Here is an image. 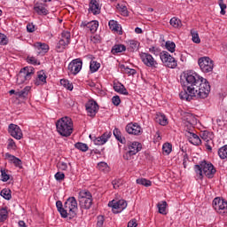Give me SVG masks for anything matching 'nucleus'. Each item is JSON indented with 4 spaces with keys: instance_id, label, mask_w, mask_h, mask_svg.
Here are the masks:
<instances>
[{
    "instance_id": "1",
    "label": "nucleus",
    "mask_w": 227,
    "mask_h": 227,
    "mask_svg": "<svg viewBox=\"0 0 227 227\" xmlns=\"http://www.w3.org/2000/svg\"><path fill=\"white\" fill-rule=\"evenodd\" d=\"M184 80L182 82L184 91H181L179 97L181 100L191 102L192 98H207L210 93V83L207 79L200 77L198 74L192 72L184 73Z\"/></svg>"
},
{
    "instance_id": "2",
    "label": "nucleus",
    "mask_w": 227,
    "mask_h": 227,
    "mask_svg": "<svg viewBox=\"0 0 227 227\" xmlns=\"http://www.w3.org/2000/svg\"><path fill=\"white\" fill-rule=\"evenodd\" d=\"M56 207L63 219H67V217H68V219H74V217L77 215L78 206L75 197H69L64 205L61 200H58Z\"/></svg>"
},
{
    "instance_id": "3",
    "label": "nucleus",
    "mask_w": 227,
    "mask_h": 227,
    "mask_svg": "<svg viewBox=\"0 0 227 227\" xmlns=\"http://www.w3.org/2000/svg\"><path fill=\"white\" fill-rule=\"evenodd\" d=\"M56 127L57 131L60 136H63V137H68L72 136L74 132V121L72 118L68 116L62 117L57 121Z\"/></svg>"
},
{
    "instance_id": "4",
    "label": "nucleus",
    "mask_w": 227,
    "mask_h": 227,
    "mask_svg": "<svg viewBox=\"0 0 227 227\" xmlns=\"http://www.w3.org/2000/svg\"><path fill=\"white\" fill-rule=\"evenodd\" d=\"M185 137L189 143H198V141L199 143H201V141H204L205 143H210V141H214V133L205 130L200 132V136H198L191 131H186Z\"/></svg>"
},
{
    "instance_id": "5",
    "label": "nucleus",
    "mask_w": 227,
    "mask_h": 227,
    "mask_svg": "<svg viewBox=\"0 0 227 227\" xmlns=\"http://www.w3.org/2000/svg\"><path fill=\"white\" fill-rule=\"evenodd\" d=\"M194 170L200 176H203L204 173L207 178H214V175H215V168H214V165L212 163H207L206 160L201 161L200 165H195Z\"/></svg>"
},
{
    "instance_id": "6",
    "label": "nucleus",
    "mask_w": 227,
    "mask_h": 227,
    "mask_svg": "<svg viewBox=\"0 0 227 227\" xmlns=\"http://www.w3.org/2000/svg\"><path fill=\"white\" fill-rule=\"evenodd\" d=\"M79 203L82 210H90L93 205V195L87 190L79 192Z\"/></svg>"
},
{
    "instance_id": "7",
    "label": "nucleus",
    "mask_w": 227,
    "mask_h": 227,
    "mask_svg": "<svg viewBox=\"0 0 227 227\" xmlns=\"http://www.w3.org/2000/svg\"><path fill=\"white\" fill-rule=\"evenodd\" d=\"M33 74H35L33 67H23L17 75V84H24L27 81H31Z\"/></svg>"
},
{
    "instance_id": "8",
    "label": "nucleus",
    "mask_w": 227,
    "mask_h": 227,
    "mask_svg": "<svg viewBox=\"0 0 227 227\" xmlns=\"http://www.w3.org/2000/svg\"><path fill=\"white\" fill-rule=\"evenodd\" d=\"M199 67L204 74H209L214 70V60L208 57H201L198 60Z\"/></svg>"
},
{
    "instance_id": "9",
    "label": "nucleus",
    "mask_w": 227,
    "mask_h": 227,
    "mask_svg": "<svg viewBox=\"0 0 227 227\" xmlns=\"http://www.w3.org/2000/svg\"><path fill=\"white\" fill-rule=\"evenodd\" d=\"M143 149V144L141 143H131L128 145L126 153L123 154V159L125 160H130L132 155H136L138 152H141Z\"/></svg>"
},
{
    "instance_id": "10",
    "label": "nucleus",
    "mask_w": 227,
    "mask_h": 227,
    "mask_svg": "<svg viewBox=\"0 0 227 227\" xmlns=\"http://www.w3.org/2000/svg\"><path fill=\"white\" fill-rule=\"evenodd\" d=\"M213 207L220 215H227V201L221 198H215Z\"/></svg>"
},
{
    "instance_id": "11",
    "label": "nucleus",
    "mask_w": 227,
    "mask_h": 227,
    "mask_svg": "<svg viewBox=\"0 0 227 227\" xmlns=\"http://www.w3.org/2000/svg\"><path fill=\"white\" fill-rule=\"evenodd\" d=\"M70 43V32L64 31L61 34V39L59 41L56 46L57 52H63L67 49V45Z\"/></svg>"
},
{
    "instance_id": "12",
    "label": "nucleus",
    "mask_w": 227,
    "mask_h": 227,
    "mask_svg": "<svg viewBox=\"0 0 227 227\" xmlns=\"http://www.w3.org/2000/svg\"><path fill=\"white\" fill-rule=\"evenodd\" d=\"M160 58L165 67H168V68H176V60L169 54V52H160Z\"/></svg>"
},
{
    "instance_id": "13",
    "label": "nucleus",
    "mask_w": 227,
    "mask_h": 227,
    "mask_svg": "<svg viewBox=\"0 0 227 227\" xmlns=\"http://www.w3.org/2000/svg\"><path fill=\"white\" fill-rule=\"evenodd\" d=\"M108 207H112L114 214H120V212H123L127 208V201L124 200H112L108 203Z\"/></svg>"
},
{
    "instance_id": "14",
    "label": "nucleus",
    "mask_w": 227,
    "mask_h": 227,
    "mask_svg": "<svg viewBox=\"0 0 227 227\" xmlns=\"http://www.w3.org/2000/svg\"><path fill=\"white\" fill-rule=\"evenodd\" d=\"M140 58L145 67H149L150 68H157V65H159V63H157V60H155V59H153L150 53H141Z\"/></svg>"
},
{
    "instance_id": "15",
    "label": "nucleus",
    "mask_w": 227,
    "mask_h": 227,
    "mask_svg": "<svg viewBox=\"0 0 227 227\" xmlns=\"http://www.w3.org/2000/svg\"><path fill=\"white\" fill-rule=\"evenodd\" d=\"M8 132L12 136V137H14V139H22V129H20V127H19L17 124H10L8 127Z\"/></svg>"
},
{
    "instance_id": "16",
    "label": "nucleus",
    "mask_w": 227,
    "mask_h": 227,
    "mask_svg": "<svg viewBox=\"0 0 227 227\" xmlns=\"http://www.w3.org/2000/svg\"><path fill=\"white\" fill-rule=\"evenodd\" d=\"M82 69V60H80L79 59H74L69 65H68V70L74 74L77 75L79 72Z\"/></svg>"
},
{
    "instance_id": "17",
    "label": "nucleus",
    "mask_w": 227,
    "mask_h": 227,
    "mask_svg": "<svg viewBox=\"0 0 227 227\" xmlns=\"http://www.w3.org/2000/svg\"><path fill=\"white\" fill-rule=\"evenodd\" d=\"M128 134H132L133 136H139L143 134V129L137 123H129L125 128Z\"/></svg>"
},
{
    "instance_id": "18",
    "label": "nucleus",
    "mask_w": 227,
    "mask_h": 227,
    "mask_svg": "<svg viewBox=\"0 0 227 227\" xmlns=\"http://www.w3.org/2000/svg\"><path fill=\"white\" fill-rule=\"evenodd\" d=\"M85 107L89 116H95L98 111V104L95 100H89Z\"/></svg>"
},
{
    "instance_id": "19",
    "label": "nucleus",
    "mask_w": 227,
    "mask_h": 227,
    "mask_svg": "<svg viewBox=\"0 0 227 227\" xmlns=\"http://www.w3.org/2000/svg\"><path fill=\"white\" fill-rule=\"evenodd\" d=\"M4 156L8 162H10V164H13L16 168L22 169V160L20 159L17 158L14 155H12L9 153H6Z\"/></svg>"
},
{
    "instance_id": "20",
    "label": "nucleus",
    "mask_w": 227,
    "mask_h": 227,
    "mask_svg": "<svg viewBox=\"0 0 227 227\" xmlns=\"http://www.w3.org/2000/svg\"><path fill=\"white\" fill-rule=\"evenodd\" d=\"M34 10L37 15H49V11L45 8L44 4H35Z\"/></svg>"
},
{
    "instance_id": "21",
    "label": "nucleus",
    "mask_w": 227,
    "mask_h": 227,
    "mask_svg": "<svg viewBox=\"0 0 227 227\" xmlns=\"http://www.w3.org/2000/svg\"><path fill=\"white\" fill-rule=\"evenodd\" d=\"M34 46L37 51V54H46V52H49V44L45 43H35Z\"/></svg>"
},
{
    "instance_id": "22",
    "label": "nucleus",
    "mask_w": 227,
    "mask_h": 227,
    "mask_svg": "<svg viewBox=\"0 0 227 227\" xmlns=\"http://www.w3.org/2000/svg\"><path fill=\"white\" fill-rule=\"evenodd\" d=\"M89 12H91L93 15H98L100 13V5L97 0H91L90 3Z\"/></svg>"
},
{
    "instance_id": "23",
    "label": "nucleus",
    "mask_w": 227,
    "mask_h": 227,
    "mask_svg": "<svg viewBox=\"0 0 227 227\" xmlns=\"http://www.w3.org/2000/svg\"><path fill=\"white\" fill-rule=\"evenodd\" d=\"M111 136H113V133L110 132H106L104 133L101 137H95L94 139L91 137V135H90V137L91 138V141H97L98 143H107L109 137H111Z\"/></svg>"
},
{
    "instance_id": "24",
    "label": "nucleus",
    "mask_w": 227,
    "mask_h": 227,
    "mask_svg": "<svg viewBox=\"0 0 227 227\" xmlns=\"http://www.w3.org/2000/svg\"><path fill=\"white\" fill-rule=\"evenodd\" d=\"M183 118L184 121H187L190 125H196L198 123V119H196L192 114L185 113Z\"/></svg>"
},
{
    "instance_id": "25",
    "label": "nucleus",
    "mask_w": 227,
    "mask_h": 227,
    "mask_svg": "<svg viewBox=\"0 0 227 227\" xmlns=\"http://www.w3.org/2000/svg\"><path fill=\"white\" fill-rule=\"evenodd\" d=\"M114 90L117 93H121V95H129V91H127V89L121 83H114Z\"/></svg>"
},
{
    "instance_id": "26",
    "label": "nucleus",
    "mask_w": 227,
    "mask_h": 227,
    "mask_svg": "<svg viewBox=\"0 0 227 227\" xmlns=\"http://www.w3.org/2000/svg\"><path fill=\"white\" fill-rule=\"evenodd\" d=\"M155 121L164 127L168 123V118H166V115L160 113L156 114Z\"/></svg>"
},
{
    "instance_id": "27",
    "label": "nucleus",
    "mask_w": 227,
    "mask_h": 227,
    "mask_svg": "<svg viewBox=\"0 0 227 227\" xmlns=\"http://www.w3.org/2000/svg\"><path fill=\"white\" fill-rule=\"evenodd\" d=\"M29 91H31V87L27 86L22 90L16 92L15 95L19 97V98H26V97L29 95Z\"/></svg>"
},
{
    "instance_id": "28",
    "label": "nucleus",
    "mask_w": 227,
    "mask_h": 227,
    "mask_svg": "<svg viewBox=\"0 0 227 227\" xmlns=\"http://www.w3.org/2000/svg\"><path fill=\"white\" fill-rule=\"evenodd\" d=\"M173 152V145L171 143H164L162 145V153L163 155H169Z\"/></svg>"
},
{
    "instance_id": "29",
    "label": "nucleus",
    "mask_w": 227,
    "mask_h": 227,
    "mask_svg": "<svg viewBox=\"0 0 227 227\" xmlns=\"http://www.w3.org/2000/svg\"><path fill=\"white\" fill-rule=\"evenodd\" d=\"M124 51H127V47H125L123 44H115L112 48L113 54H118L119 52H123Z\"/></svg>"
},
{
    "instance_id": "30",
    "label": "nucleus",
    "mask_w": 227,
    "mask_h": 227,
    "mask_svg": "<svg viewBox=\"0 0 227 227\" xmlns=\"http://www.w3.org/2000/svg\"><path fill=\"white\" fill-rule=\"evenodd\" d=\"M8 219V207L0 208V223H4Z\"/></svg>"
},
{
    "instance_id": "31",
    "label": "nucleus",
    "mask_w": 227,
    "mask_h": 227,
    "mask_svg": "<svg viewBox=\"0 0 227 227\" xmlns=\"http://www.w3.org/2000/svg\"><path fill=\"white\" fill-rule=\"evenodd\" d=\"M136 183L138 185H144V187H152V181L146 179V178H138L136 180Z\"/></svg>"
},
{
    "instance_id": "32",
    "label": "nucleus",
    "mask_w": 227,
    "mask_h": 227,
    "mask_svg": "<svg viewBox=\"0 0 227 227\" xmlns=\"http://www.w3.org/2000/svg\"><path fill=\"white\" fill-rule=\"evenodd\" d=\"M98 68H100V63L95 60H91L90 64V70L91 74H95V72H98Z\"/></svg>"
},
{
    "instance_id": "33",
    "label": "nucleus",
    "mask_w": 227,
    "mask_h": 227,
    "mask_svg": "<svg viewBox=\"0 0 227 227\" xmlns=\"http://www.w3.org/2000/svg\"><path fill=\"white\" fill-rule=\"evenodd\" d=\"M191 35H192V40L194 43H200L201 39H200V35L198 34V31L192 29L191 30Z\"/></svg>"
},
{
    "instance_id": "34",
    "label": "nucleus",
    "mask_w": 227,
    "mask_h": 227,
    "mask_svg": "<svg viewBox=\"0 0 227 227\" xmlns=\"http://www.w3.org/2000/svg\"><path fill=\"white\" fill-rule=\"evenodd\" d=\"M0 195L3 196L4 200H10L12 198V190L4 188L1 191Z\"/></svg>"
},
{
    "instance_id": "35",
    "label": "nucleus",
    "mask_w": 227,
    "mask_h": 227,
    "mask_svg": "<svg viewBox=\"0 0 227 227\" xmlns=\"http://www.w3.org/2000/svg\"><path fill=\"white\" fill-rule=\"evenodd\" d=\"M114 136L117 139V141H119V143H123V141H125V137L121 136V131H120V129H118L117 128L114 129Z\"/></svg>"
},
{
    "instance_id": "36",
    "label": "nucleus",
    "mask_w": 227,
    "mask_h": 227,
    "mask_svg": "<svg viewBox=\"0 0 227 227\" xmlns=\"http://www.w3.org/2000/svg\"><path fill=\"white\" fill-rule=\"evenodd\" d=\"M88 28L90 29V31H91L92 33H95L97 31V29H98V21L97 20H92L90 22L88 23Z\"/></svg>"
},
{
    "instance_id": "37",
    "label": "nucleus",
    "mask_w": 227,
    "mask_h": 227,
    "mask_svg": "<svg viewBox=\"0 0 227 227\" xmlns=\"http://www.w3.org/2000/svg\"><path fill=\"white\" fill-rule=\"evenodd\" d=\"M108 26L112 31H119L120 30V25L118 24V21L114 20H111L108 22Z\"/></svg>"
},
{
    "instance_id": "38",
    "label": "nucleus",
    "mask_w": 227,
    "mask_h": 227,
    "mask_svg": "<svg viewBox=\"0 0 227 227\" xmlns=\"http://www.w3.org/2000/svg\"><path fill=\"white\" fill-rule=\"evenodd\" d=\"M220 159H227V145H223L218 150Z\"/></svg>"
},
{
    "instance_id": "39",
    "label": "nucleus",
    "mask_w": 227,
    "mask_h": 227,
    "mask_svg": "<svg viewBox=\"0 0 227 227\" xmlns=\"http://www.w3.org/2000/svg\"><path fill=\"white\" fill-rule=\"evenodd\" d=\"M74 147L77 150H80V152H88V150L90 148V147H88V145H86L84 143H75Z\"/></svg>"
},
{
    "instance_id": "40",
    "label": "nucleus",
    "mask_w": 227,
    "mask_h": 227,
    "mask_svg": "<svg viewBox=\"0 0 227 227\" xmlns=\"http://www.w3.org/2000/svg\"><path fill=\"white\" fill-rule=\"evenodd\" d=\"M60 84L61 86H64V88H66L67 90H69V91H72V90H74V85H72V83H70L68 80L61 79Z\"/></svg>"
},
{
    "instance_id": "41",
    "label": "nucleus",
    "mask_w": 227,
    "mask_h": 227,
    "mask_svg": "<svg viewBox=\"0 0 227 227\" xmlns=\"http://www.w3.org/2000/svg\"><path fill=\"white\" fill-rule=\"evenodd\" d=\"M170 26H172L173 27H176V28L181 27L182 20L174 17L170 20Z\"/></svg>"
},
{
    "instance_id": "42",
    "label": "nucleus",
    "mask_w": 227,
    "mask_h": 227,
    "mask_svg": "<svg viewBox=\"0 0 227 227\" xmlns=\"http://www.w3.org/2000/svg\"><path fill=\"white\" fill-rule=\"evenodd\" d=\"M166 207H168V202L162 201L158 204L159 213L166 215Z\"/></svg>"
},
{
    "instance_id": "43",
    "label": "nucleus",
    "mask_w": 227,
    "mask_h": 227,
    "mask_svg": "<svg viewBox=\"0 0 227 227\" xmlns=\"http://www.w3.org/2000/svg\"><path fill=\"white\" fill-rule=\"evenodd\" d=\"M98 169H99V171H104L105 173H107V171H109V166L107 165V163L101 161L98 163Z\"/></svg>"
},
{
    "instance_id": "44",
    "label": "nucleus",
    "mask_w": 227,
    "mask_h": 227,
    "mask_svg": "<svg viewBox=\"0 0 227 227\" xmlns=\"http://www.w3.org/2000/svg\"><path fill=\"white\" fill-rule=\"evenodd\" d=\"M165 47H166L167 50L169 51V52H175V49L176 47V44H175L174 42L167 41L166 44H165Z\"/></svg>"
},
{
    "instance_id": "45",
    "label": "nucleus",
    "mask_w": 227,
    "mask_h": 227,
    "mask_svg": "<svg viewBox=\"0 0 227 227\" xmlns=\"http://www.w3.org/2000/svg\"><path fill=\"white\" fill-rule=\"evenodd\" d=\"M37 77L43 84H45V82H47V75H45V73L43 71H39L37 73Z\"/></svg>"
},
{
    "instance_id": "46",
    "label": "nucleus",
    "mask_w": 227,
    "mask_h": 227,
    "mask_svg": "<svg viewBox=\"0 0 227 227\" xmlns=\"http://www.w3.org/2000/svg\"><path fill=\"white\" fill-rule=\"evenodd\" d=\"M0 172H1L2 182H8L10 180V175L6 173V170L4 168H1Z\"/></svg>"
},
{
    "instance_id": "47",
    "label": "nucleus",
    "mask_w": 227,
    "mask_h": 227,
    "mask_svg": "<svg viewBox=\"0 0 227 227\" xmlns=\"http://www.w3.org/2000/svg\"><path fill=\"white\" fill-rule=\"evenodd\" d=\"M8 36L3 33H0V45H8Z\"/></svg>"
},
{
    "instance_id": "48",
    "label": "nucleus",
    "mask_w": 227,
    "mask_h": 227,
    "mask_svg": "<svg viewBox=\"0 0 227 227\" xmlns=\"http://www.w3.org/2000/svg\"><path fill=\"white\" fill-rule=\"evenodd\" d=\"M218 4L221 8V12H220L221 15H226V11H225L227 8L226 4H224L223 0H218Z\"/></svg>"
},
{
    "instance_id": "49",
    "label": "nucleus",
    "mask_w": 227,
    "mask_h": 227,
    "mask_svg": "<svg viewBox=\"0 0 227 227\" xmlns=\"http://www.w3.org/2000/svg\"><path fill=\"white\" fill-rule=\"evenodd\" d=\"M129 47L131 49V51H137V49H139V43H137V41H129Z\"/></svg>"
},
{
    "instance_id": "50",
    "label": "nucleus",
    "mask_w": 227,
    "mask_h": 227,
    "mask_svg": "<svg viewBox=\"0 0 227 227\" xmlns=\"http://www.w3.org/2000/svg\"><path fill=\"white\" fill-rule=\"evenodd\" d=\"M54 176L57 182H62V180H65V173L63 172H57Z\"/></svg>"
},
{
    "instance_id": "51",
    "label": "nucleus",
    "mask_w": 227,
    "mask_h": 227,
    "mask_svg": "<svg viewBox=\"0 0 227 227\" xmlns=\"http://www.w3.org/2000/svg\"><path fill=\"white\" fill-rule=\"evenodd\" d=\"M57 168L61 171H67V169H68V165L66 162L60 161L58 163Z\"/></svg>"
},
{
    "instance_id": "52",
    "label": "nucleus",
    "mask_w": 227,
    "mask_h": 227,
    "mask_svg": "<svg viewBox=\"0 0 227 227\" xmlns=\"http://www.w3.org/2000/svg\"><path fill=\"white\" fill-rule=\"evenodd\" d=\"M116 8H117V10H119V12H121V13H123V15H127V6L118 4L116 5Z\"/></svg>"
},
{
    "instance_id": "53",
    "label": "nucleus",
    "mask_w": 227,
    "mask_h": 227,
    "mask_svg": "<svg viewBox=\"0 0 227 227\" xmlns=\"http://www.w3.org/2000/svg\"><path fill=\"white\" fill-rule=\"evenodd\" d=\"M112 102L114 106H120L121 99H120V96H114L112 98Z\"/></svg>"
},
{
    "instance_id": "54",
    "label": "nucleus",
    "mask_w": 227,
    "mask_h": 227,
    "mask_svg": "<svg viewBox=\"0 0 227 227\" xmlns=\"http://www.w3.org/2000/svg\"><path fill=\"white\" fill-rule=\"evenodd\" d=\"M104 221H105V219H104L103 215L98 216L97 227L104 226Z\"/></svg>"
},
{
    "instance_id": "55",
    "label": "nucleus",
    "mask_w": 227,
    "mask_h": 227,
    "mask_svg": "<svg viewBox=\"0 0 227 227\" xmlns=\"http://www.w3.org/2000/svg\"><path fill=\"white\" fill-rule=\"evenodd\" d=\"M90 42H92V43H100V35H96L94 36H90Z\"/></svg>"
},
{
    "instance_id": "56",
    "label": "nucleus",
    "mask_w": 227,
    "mask_h": 227,
    "mask_svg": "<svg viewBox=\"0 0 227 227\" xmlns=\"http://www.w3.org/2000/svg\"><path fill=\"white\" fill-rule=\"evenodd\" d=\"M187 164H189V154L184 153V160H183V166L184 168H187Z\"/></svg>"
},
{
    "instance_id": "57",
    "label": "nucleus",
    "mask_w": 227,
    "mask_h": 227,
    "mask_svg": "<svg viewBox=\"0 0 227 227\" xmlns=\"http://www.w3.org/2000/svg\"><path fill=\"white\" fill-rule=\"evenodd\" d=\"M112 185H114V189H118L120 187V185H121V180H120V179L114 180L112 182Z\"/></svg>"
},
{
    "instance_id": "58",
    "label": "nucleus",
    "mask_w": 227,
    "mask_h": 227,
    "mask_svg": "<svg viewBox=\"0 0 227 227\" xmlns=\"http://www.w3.org/2000/svg\"><path fill=\"white\" fill-rule=\"evenodd\" d=\"M27 30L28 33H35V25L29 23L27 25Z\"/></svg>"
},
{
    "instance_id": "59",
    "label": "nucleus",
    "mask_w": 227,
    "mask_h": 227,
    "mask_svg": "<svg viewBox=\"0 0 227 227\" xmlns=\"http://www.w3.org/2000/svg\"><path fill=\"white\" fill-rule=\"evenodd\" d=\"M126 74H128L129 75H136L137 72L136 69H130L129 67L125 68Z\"/></svg>"
},
{
    "instance_id": "60",
    "label": "nucleus",
    "mask_w": 227,
    "mask_h": 227,
    "mask_svg": "<svg viewBox=\"0 0 227 227\" xmlns=\"http://www.w3.org/2000/svg\"><path fill=\"white\" fill-rule=\"evenodd\" d=\"M128 227H137V221L132 219L128 223Z\"/></svg>"
},
{
    "instance_id": "61",
    "label": "nucleus",
    "mask_w": 227,
    "mask_h": 227,
    "mask_svg": "<svg viewBox=\"0 0 227 227\" xmlns=\"http://www.w3.org/2000/svg\"><path fill=\"white\" fill-rule=\"evenodd\" d=\"M160 141H162V137H160V134L157 132L154 136V143H159Z\"/></svg>"
},
{
    "instance_id": "62",
    "label": "nucleus",
    "mask_w": 227,
    "mask_h": 227,
    "mask_svg": "<svg viewBox=\"0 0 227 227\" xmlns=\"http://www.w3.org/2000/svg\"><path fill=\"white\" fill-rule=\"evenodd\" d=\"M27 63L36 65V59H35V57H27Z\"/></svg>"
},
{
    "instance_id": "63",
    "label": "nucleus",
    "mask_w": 227,
    "mask_h": 227,
    "mask_svg": "<svg viewBox=\"0 0 227 227\" xmlns=\"http://www.w3.org/2000/svg\"><path fill=\"white\" fill-rule=\"evenodd\" d=\"M7 148L8 150H17V145H15V143H10L8 145H7Z\"/></svg>"
},
{
    "instance_id": "64",
    "label": "nucleus",
    "mask_w": 227,
    "mask_h": 227,
    "mask_svg": "<svg viewBox=\"0 0 227 227\" xmlns=\"http://www.w3.org/2000/svg\"><path fill=\"white\" fill-rule=\"evenodd\" d=\"M18 224L20 227H26V222L24 221H20Z\"/></svg>"
}]
</instances>
